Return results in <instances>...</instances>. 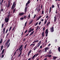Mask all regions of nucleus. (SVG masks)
I'll return each instance as SVG.
<instances>
[{"label": "nucleus", "mask_w": 60, "mask_h": 60, "mask_svg": "<svg viewBox=\"0 0 60 60\" xmlns=\"http://www.w3.org/2000/svg\"><path fill=\"white\" fill-rule=\"evenodd\" d=\"M34 55H35V56L36 57V56H38V54L37 53L36 54H35Z\"/></svg>", "instance_id": "de8ad7c7"}, {"label": "nucleus", "mask_w": 60, "mask_h": 60, "mask_svg": "<svg viewBox=\"0 0 60 60\" xmlns=\"http://www.w3.org/2000/svg\"><path fill=\"white\" fill-rule=\"evenodd\" d=\"M27 44L25 45L24 47V49H26V47H27Z\"/></svg>", "instance_id": "bb28decb"}, {"label": "nucleus", "mask_w": 60, "mask_h": 60, "mask_svg": "<svg viewBox=\"0 0 60 60\" xmlns=\"http://www.w3.org/2000/svg\"><path fill=\"white\" fill-rule=\"evenodd\" d=\"M41 48H42V45H41L40 47V49H41Z\"/></svg>", "instance_id": "603ef678"}, {"label": "nucleus", "mask_w": 60, "mask_h": 60, "mask_svg": "<svg viewBox=\"0 0 60 60\" xmlns=\"http://www.w3.org/2000/svg\"><path fill=\"white\" fill-rule=\"evenodd\" d=\"M23 33H24V32H22V33L21 35H23V34H24Z\"/></svg>", "instance_id": "13d9d810"}, {"label": "nucleus", "mask_w": 60, "mask_h": 60, "mask_svg": "<svg viewBox=\"0 0 60 60\" xmlns=\"http://www.w3.org/2000/svg\"><path fill=\"white\" fill-rule=\"evenodd\" d=\"M41 41H40L38 43V44H37V45L33 49L34 51L36 49H38L39 47V46H40V45H41Z\"/></svg>", "instance_id": "f03ea898"}, {"label": "nucleus", "mask_w": 60, "mask_h": 60, "mask_svg": "<svg viewBox=\"0 0 60 60\" xmlns=\"http://www.w3.org/2000/svg\"><path fill=\"white\" fill-rule=\"evenodd\" d=\"M5 28H4L3 29V34H5Z\"/></svg>", "instance_id": "4468645a"}, {"label": "nucleus", "mask_w": 60, "mask_h": 60, "mask_svg": "<svg viewBox=\"0 0 60 60\" xmlns=\"http://www.w3.org/2000/svg\"><path fill=\"white\" fill-rule=\"evenodd\" d=\"M16 52H17V51H16L14 53V54L13 55V56H15V54H16Z\"/></svg>", "instance_id": "09e8293b"}, {"label": "nucleus", "mask_w": 60, "mask_h": 60, "mask_svg": "<svg viewBox=\"0 0 60 60\" xmlns=\"http://www.w3.org/2000/svg\"><path fill=\"white\" fill-rule=\"evenodd\" d=\"M40 11H41V9H40V8H39L37 10V11L38 12H39Z\"/></svg>", "instance_id": "7c9ffc66"}, {"label": "nucleus", "mask_w": 60, "mask_h": 60, "mask_svg": "<svg viewBox=\"0 0 60 60\" xmlns=\"http://www.w3.org/2000/svg\"><path fill=\"white\" fill-rule=\"evenodd\" d=\"M4 26V24H2V27H3Z\"/></svg>", "instance_id": "3c124183"}, {"label": "nucleus", "mask_w": 60, "mask_h": 60, "mask_svg": "<svg viewBox=\"0 0 60 60\" xmlns=\"http://www.w3.org/2000/svg\"><path fill=\"white\" fill-rule=\"evenodd\" d=\"M41 22H40L39 23H38V24L39 25H41Z\"/></svg>", "instance_id": "6e6d98bb"}, {"label": "nucleus", "mask_w": 60, "mask_h": 60, "mask_svg": "<svg viewBox=\"0 0 60 60\" xmlns=\"http://www.w3.org/2000/svg\"><path fill=\"white\" fill-rule=\"evenodd\" d=\"M2 40H3V39H1V40H0V44H1V43H2Z\"/></svg>", "instance_id": "c9c22d12"}, {"label": "nucleus", "mask_w": 60, "mask_h": 60, "mask_svg": "<svg viewBox=\"0 0 60 60\" xmlns=\"http://www.w3.org/2000/svg\"><path fill=\"white\" fill-rule=\"evenodd\" d=\"M10 40L8 39L7 41L5 44L6 45V46H7V45H8V43L10 42Z\"/></svg>", "instance_id": "6e6552de"}, {"label": "nucleus", "mask_w": 60, "mask_h": 60, "mask_svg": "<svg viewBox=\"0 0 60 60\" xmlns=\"http://www.w3.org/2000/svg\"><path fill=\"white\" fill-rule=\"evenodd\" d=\"M35 17H36V15H34V16L33 19H34V18H35Z\"/></svg>", "instance_id": "5fc2aeb1"}, {"label": "nucleus", "mask_w": 60, "mask_h": 60, "mask_svg": "<svg viewBox=\"0 0 60 60\" xmlns=\"http://www.w3.org/2000/svg\"><path fill=\"white\" fill-rule=\"evenodd\" d=\"M11 15L10 14L8 15L7 17L5 19V21L6 23L8 22L9 20V18H11Z\"/></svg>", "instance_id": "f257e3e1"}, {"label": "nucleus", "mask_w": 60, "mask_h": 60, "mask_svg": "<svg viewBox=\"0 0 60 60\" xmlns=\"http://www.w3.org/2000/svg\"><path fill=\"white\" fill-rule=\"evenodd\" d=\"M30 18V14H29V15L28 16V19H29V18Z\"/></svg>", "instance_id": "aec40b11"}, {"label": "nucleus", "mask_w": 60, "mask_h": 60, "mask_svg": "<svg viewBox=\"0 0 60 60\" xmlns=\"http://www.w3.org/2000/svg\"><path fill=\"white\" fill-rule=\"evenodd\" d=\"M30 0H29L27 2V3L28 4H30Z\"/></svg>", "instance_id": "ea45409f"}, {"label": "nucleus", "mask_w": 60, "mask_h": 60, "mask_svg": "<svg viewBox=\"0 0 60 60\" xmlns=\"http://www.w3.org/2000/svg\"><path fill=\"white\" fill-rule=\"evenodd\" d=\"M54 22H56V20H57V18H56V17L55 16L54 17Z\"/></svg>", "instance_id": "9b49d317"}, {"label": "nucleus", "mask_w": 60, "mask_h": 60, "mask_svg": "<svg viewBox=\"0 0 60 60\" xmlns=\"http://www.w3.org/2000/svg\"><path fill=\"white\" fill-rule=\"evenodd\" d=\"M57 7L58 8H59V5H57Z\"/></svg>", "instance_id": "69168bd1"}, {"label": "nucleus", "mask_w": 60, "mask_h": 60, "mask_svg": "<svg viewBox=\"0 0 60 60\" xmlns=\"http://www.w3.org/2000/svg\"><path fill=\"white\" fill-rule=\"evenodd\" d=\"M4 1V0H1V1H0V5H1L2 4V3H3V1Z\"/></svg>", "instance_id": "5701e85b"}, {"label": "nucleus", "mask_w": 60, "mask_h": 60, "mask_svg": "<svg viewBox=\"0 0 60 60\" xmlns=\"http://www.w3.org/2000/svg\"><path fill=\"white\" fill-rule=\"evenodd\" d=\"M16 8H15L13 10V13H15V11H16Z\"/></svg>", "instance_id": "c85d7f7f"}, {"label": "nucleus", "mask_w": 60, "mask_h": 60, "mask_svg": "<svg viewBox=\"0 0 60 60\" xmlns=\"http://www.w3.org/2000/svg\"><path fill=\"white\" fill-rule=\"evenodd\" d=\"M45 27H44L43 28V31H44L45 30Z\"/></svg>", "instance_id": "4d7b16f0"}, {"label": "nucleus", "mask_w": 60, "mask_h": 60, "mask_svg": "<svg viewBox=\"0 0 60 60\" xmlns=\"http://www.w3.org/2000/svg\"><path fill=\"white\" fill-rule=\"evenodd\" d=\"M52 56V55H47L46 56H48L49 57H51Z\"/></svg>", "instance_id": "412c9836"}, {"label": "nucleus", "mask_w": 60, "mask_h": 60, "mask_svg": "<svg viewBox=\"0 0 60 60\" xmlns=\"http://www.w3.org/2000/svg\"><path fill=\"white\" fill-rule=\"evenodd\" d=\"M31 29H32V28L31 27L29 29V31L28 32V33H30V32H32V30H31Z\"/></svg>", "instance_id": "ddd939ff"}, {"label": "nucleus", "mask_w": 60, "mask_h": 60, "mask_svg": "<svg viewBox=\"0 0 60 60\" xmlns=\"http://www.w3.org/2000/svg\"><path fill=\"white\" fill-rule=\"evenodd\" d=\"M29 34V33L28 34H26L25 36V37H26V36H27Z\"/></svg>", "instance_id": "8fccbe9b"}, {"label": "nucleus", "mask_w": 60, "mask_h": 60, "mask_svg": "<svg viewBox=\"0 0 60 60\" xmlns=\"http://www.w3.org/2000/svg\"><path fill=\"white\" fill-rule=\"evenodd\" d=\"M47 58H46L44 59V60H47Z\"/></svg>", "instance_id": "774afa93"}, {"label": "nucleus", "mask_w": 60, "mask_h": 60, "mask_svg": "<svg viewBox=\"0 0 60 60\" xmlns=\"http://www.w3.org/2000/svg\"><path fill=\"white\" fill-rule=\"evenodd\" d=\"M23 47V45H22L21 46L19 47V48H18L16 50V51H18V50L19 51V52H22V50H23V48L22 47Z\"/></svg>", "instance_id": "7ed1b4c3"}, {"label": "nucleus", "mask_w": 60, "mask_h": 60, "mask_svg": "<svg viewBox=\"0 0 60 60\" xmlns=\"http://www.w3.org/2000/svg\"><path fill=\"white\" fill-rule=\"evenodd\" d=\"M42 7H43V6H42V5L41 6V9H42Z\"/></svg>", "instance_id": "e2e57ef3"}, {"label": "nucleus", "mask_w": 60, "mask_h": 60, "mask_svg": "<svg viewBox=\"0 0 60 60\" xmlns=\"http://www.w3.org/2000/svg\"><path fill=\"white\" fill-rule=\"evenodd\" d=\"M24 14H25V13H21L19 14V15L20 16H23Z\"/></svg>", "instance_id": "1a4fd4ad"}, {"label": "nucleus", "mask_w": 60, "mask_h": 60, "mask_svg": "<svg viewBox=\"0 0 60 60\" xmlns=\"http://www.w3.org/2000/svg\"><path fill=\"white\" fill-rule=\"evenodd\" d=\"M3 49V45H2L1 46V49H0V51H1L2 50V49Z\"/></svg>", "instance_id": "4be33fe9"}, {"label": "nucleus", "mask_w": 60, "mask_h": 60, "mask_svg": "<svg viewBox=\"0 0 60 60\" xmlns=\"http://www.w3.org/2000/svg\"><path fill=\"white\" fill-rule=\"evenodd\" d=\"M12 28V26L10 27L9 29V32H10V30H11V29Z\"/></svg>", "instance_id": "a878e982"}, {"label": "nucleus", "mask_w": 60, "mask_h": 60, "mask_svg": "<svg viewBox=\"0 0 60 60\" xmlns=\"http://www.w3.org/2000/svg\"><path fill=\"white\" fill-rule=\"evenodd\" d=\"M50 23V22H48L47 24V25H46L47 26H49V25Z\"/></svg>", "instance_id": "f3484780"}, {"label": "nucleus", "mask_w": 60, "mask_h": 60, "mask_svg": "<svg viewBox=\"0 0 60 60\" xmlns=\"http://www.w3.org/2000/svg\"><path fill=\"white\" fill-rule=\"evenodd\" d=\"M8 29H7L5 31V34H7V32H8Z\"/></svg>", "instance_id": "58836bf2"}, {"label": "nucleus", "mask_w": 60, "mask_h": 60, "mask_svg": "<svg viewBox=\"0 0 60 60\" xmlns=\"http://www.w3.org/2000/svg\"><path fill=\"white\" fill-rule=\"evenodd\" d=\"M51 7L50 8V9H49V13H50V12L51 11Z\"/></svg>", "instance_id": "79ce46f5"}, {"label": "nucleus", "mask_w": 60, "mask_h": 60, "mask_svg": "<svg viewBox=\"0 0 60 60\" xmlns=\"http://www.w3.org/2000/svg\"><path fill=\"white\" fill-rule=\"evenodd\" d=\"M33 22V20H32L29 23V25H30V24H32V22Z\"/></svg>", "instance_id": "b1692460"}, {"label": "nucleus", "mask_w": 60, "mask_h": 60, "mask_svg": "<svg viewBox=\"0 0 60 60\" xmlns=\"http://www.w3.org/2000/svg\"><path fill=\"white\" fill-rule=\"evenodd\" d=\"M10 3L9 2V3H8V6H7V8H9V7H10Z\"/></svg>", "instance_id": "f8f14e48"}, {"label": "nucleus", "mask_w": 60, "mask_h": 60, "mask_svg": "<svg viewBox=\"0 0 60 60\" xmlns=\"http://www.w3.org/2000/svg\"><path fill=\"white\" fill-rule=\"evenodd\" d=\"M20 55H21L20 54H19L18 56V57H19L20 56Z\"/></svg>", "instance_id": "680f3d73"}, {"label": "nucleus", "mask_w": 60, "mask_h": 60, "mask_svg": "<svg viewBox=\"0 0 60 60\" xmlns=\"http://www.w3.org/2000/svg\"><path fill=\"white\" fill-rule=\"evenodd\" d=\"M47 20H46L44 22V25H45L46 24V23H47Z\"/></svg>", "instance_id": "473e14b6"}, {"label": "nucleus", "mask_w": 60, "mask_h": 60, "mask_svg": "<svg viewBox=\"0 0 60 60\" xmlns=\"http://www.w3.org/2000/svg\"><path fill=\"white\" fill-rule=\"evenodd\" d=\"M35 43L31 44L30 45V46L32 47V45H33V46H35Z\"/></svg>", "instance_id": "6ab92c4d"}, {"label": "nucleus", "mask_w": 60, "mask_h": 60, "mask_svg": "<svg viewBox=\"0 0 60 60\" xmlns=\"http://www.w3.org/2000/svg\"><path fill=\"white\" fill-rule=\"evenodd\" d=\"M34 33V31H33L32 32L30 33V34L29 35V36H31V35H32V34H33Z\"/></svg>", "instance_id": "a211bd4d"}, {"label": "nucleus", "mask_w": 60, "mask_h": 60, "mask_svg": "<svg viewBox=\"0 0 60 60\" xmlns=\"http://www.w3.org/2000/svg\"><path fill=\"white\" fill-rule=\"evenodd\" d=\"M35 55H34L33 56L32 58V60H33V59H34L35 58Z\"/></svg>", "instance_id": "393cba45"}, {"label": "nucleus", "mask_w": 60, "mask_h": 60, "mask_svg": "<svg viewBox=\"0 0 60 60\" xmlns=\"http://www.w3.org/2000/svg\"><path fill=\"white\" fill-rule=\"evenodd\" d=\"M26 16L24 15V17H23V18L24 19H26Z\"/></svg>", "instance_id": "e433bc0d"}, {"label": "nucleus", "mask_w": 60, "mask_h": 60, "mask_svg": "<svg viewBox=\"0 0 60 60\" xmlns=\"http://www.w3.org/2000/svg\"><path fill=\"white\" fill-rule=\"evenodd\" d=\"M1 11H3V9L2 8L1 9Z\"/></svg>", "instance_id": "338daca9"}, {"label": "nucleus", "mask_w": 60, "mask_h": 60, "mask_svg": "<svg viewBox=\"0 0 60 60\" xmlns=\"http://www.w3.org/2000/svg\"><path fill=\"white\" fill-rule=\"evenodd\" d=\"M26 12H27V7H25L24 10V12L25 13H26Z\"/></svg>", "instance_id": "9d476101"}, {"label": "nucleus", "mask_w": 60, "mask_h": 60, "mask_svg": "<svg viewBox=\"0 0 60 60\" xmlns=\"http://www.w3.org/2000/svg\"><path fill=\"white\" fill-rule=\"evenodd\" d=\"M38 22L36 23L35 25V26H37V25H38Z\"/></svg>", "instance_id": "864d4df0"}, {"label": "nucleus", "mask_w": 60, "mask_h": 60, "mask_svg": "<svg viewBox=\"0 0 60 60\" xmlns=\"http://www.w3.org/2000/svg\"><path fill=\"white\" fill-rule=\"evenodd\" d=\"M57 49L59 52H60V47H59Z\"/></svg>", "instance_id": "cd10ccee"}, {"label": "nucleus", "mask_w": 60, "mask_h": 60, "mask_svg": "<svg viewBox=\"0 0 60 60\" xmlns=\"http://www.w3.org/2000/svg\"><path fill=\"white\" fill-rule=\"evenodd\" d=\"M4 49H3L2 51V54H4Z\"/></svg>", "instance_id": "c756f323"}, {"label": "nucleus", "mask_w": 60, "mask_h": 60, "mask_svg": "<svg viewBox=\"0 0 60 60\" xmlns=\"http://www.w3.org/2000/svg\"><path fill=\"white\" fill-rule=\"evenodd\" d=\"M28 3H27L26 4V6H27V5H28Z\"/></svg>", "instance_id": "bf43d9fd"}, {"label": "nucleus", "mask_w": 60, "mask_h": 60, "mask_svg": "<svg viewBox=\"0 0 60 60\" xmlns=\"http://www.w3.org/2000/svg\"><path fill=\"white\" fill-rule=\"evenodd\" d=\"M54 31V27H52L50 28V31L51 32H53Z\"/></svg>", "instance_id": "423d86ee"}, {"label": "nucleus", "mask_w": 60, "mask_h": 60, "mask_svg": "<svg viewBox=\"0 0 60 60\" xmlns=\"http://www.w3.org/2000/svg\"><path fill=\"white\" fill-rule=\"evenodd\" d=\"M41 51H42V50H40L38 51V52H39V53H40V52H41V53H42V52H41Z\"/></svg>", "instance_id": "49530a36"}, {"label": "nucleus", "mask_w": 60, "mask_h": 60, "mask_svg": "<svg viewBox=\"0 0 60 60\" xmlns=\"http://www.w3.org/2000/svg\"><path fill=\"white\" fill-rule=\"evenodd\" d=\"M55 7V6L54 5H52V8H53Z\"/></svg>", "instance_id": "a19ab883"}, {"label": "nucleus", "mask_w": 60, "mask_h": 60, "mask_svg": "<svg viewBox=\"0 0 60 60\" xmlns=\"http://www.w3.org/2000/svg\"><path fill=\"white\" fill-rule=\"evenodd\" d=\"M44 32L45 31H44L43 33H42V37H44Z\"/></svg>", "instance_id": "2eb2a0df"}, {"label": "nucleus", "mask_w": 60, "mask_h": 60, "mask_svg": "<svg viewBox=\"0 0 60 60\" xmlns=\"http://www.w3.org/2000/svg\"><path fill=\"white\" fill-rule=\"evenodd\" d=\"M49 49V47H46L44 48V50H45V51H44L45 52H46L47 51V50H48Z\"/></svg>", "instance_id": "0eeeda50"}, {"label": "nucleus", "mask_w": 60, "mask_h": 60, "mask_svg": "<svg viewBox=\"0 0 60 60\" xmlns=\"http://www.w3.org/2000/svg\"><path fill=\"white\" fill-rule=\"evenodd\" d=\"M27 30H26L25 32L24 33L25 34L26 33V32H27Z\"/></svg>", "instance_id": "0e129e2a"}, {"label": "nucleus", "mask_w": 60, "mask_h": 60, "mask_svg": "<svg viewBox=\"0 0 60 60\" xmlns=\"http://www.w3.org/2000/svg\"><path fill=\"white\" fill-rule=\"evenodd\" d=\"M49 54H51L52 53V52H51V50H50L49 51Z\"/></svg>", "instance_id": "f704fd0d"}, {"label": "nucleus", "mask_w": 60, "mask_h": 60, "mask_svg": "<svg viewBox=\"0 0 60 60\" xmlns=\"http://www.w3.org/2000/svg\"><path fill=\"white\" fill-rule=\"evenodd\" d=\"M26 24H27V22H26L25 23L24 26L25 27L26 26Z\"/></svg>", "instance_id": "c03bdc74"}, {"label": "nucleus", "mask_w": 60, "mask_h": 60, "mask_svg": "<svg viewBox=\"0 0 60 60\" xmlns=\"http://www.w3.org/2000/svg\"><path fill=\"white\" fill-rule=\"evenodd\" d=\"M20 19L21 20H23L24 19V18L23 17H22L20 18Z\"/></svg>", "instance_id": "a18cd8bd"}, {"label": "nucleus", "mask_w": 60, "mask_h": 60, "mask_svg": "<svg viewBox=\"0 0 60 60\" xmlns=\"http://www.w3.org/2000/svg\"><path fill=\"white\" fill-rule=\"evenodd\" d=\"M39 42V41L37 40L36 41H35L34 42H33V43H36V42Z\"/></svg>", "instance_id": "dca6fc26"}, {"label": "nucleus", "mask_w": 60, "mask_h": 60, "mask_svg": "<svg viewBox=\"0 0 60 60\" xmlns=\"http://www.w3.org/2000/svg\"><path fill=\"white\" fill-rule=\"evenodd\" d=\"M10 43H9V44L8 46L7 47V48H8V47H9V46H10Z\"/></svg>", "instance_id": "37998d69"}, {"label": "nucleus", "mask_w": 60, "mask_h": 60, "mask_svg": "<svg viewBox=\"0 0 60 60\" xmlns=\"http://www.w3.org/2000/svg\"><path fill=\"white\" fill-rule=\"evenodd\" d=\"M42 14H44V9H43V11H42Z\"/></svg>", "instance_id": "2f4dec72"}, {"label": "nucleus", "mask_w": 60, "mask_h": 60, "mask_svg": "<svg viewBox=\"0 0 60 60\" xmlns=\"http://www.w3.org/2000/svg\"><path fill=\"white\" fill-rule=\"evenodd\" d=\"M32 52V50H30V51L28 53L29 54H30L31 53V52Z\"/></svg>", "instance_id": "4c0bfd02"}, {"label": "nucleus", "mask_w": 60, "mask_h": 60, "mask_svg": "<svg viewBox=\"0 0 60 60\" xmlns=\"http://www.w3.org/2000/svg\"><path fill=\"white\" fill-rule=\"evenodd\" d=\"M45 34H46V37L48 36V30L47 29H46L45 31Z\"/></svg>", "instance_id": "39448f33"}, {"label": "nucleus", "mask_w": 60, "mask_h": 60, "mask_svg": "<svg viewBox=\"0 0 60 60\" xmlns=\"http://www.w3.org/2000/svg\"><path fill=\"white\" fill-rule=\"evenodd\" d=\"M56 13H57V10H56Z\"/></svg>", "instance_id": "052dcab7"}, {"label": "nucleus", "mask_w": 60, "mask_h": 60, "mask_svg": "<svg viewBox=\"0 0 60 60\" xmlns=\"http://www.w3.org/2000/svg\"><path fill=\"white\" fill-rule=\"evenodd\" d=\"M15 2H14L13 3V4L12 6L11 7V9L13 10V9H14V8L16 7V4H15Z\"/></svg>", "instance_id": "20e7f679"}, {"label": "nucleus", "mask_w": 60, "mask_h": 60, "mask_svg": "<svg viewBox=\"0 0 60 60\" xmlns=\"http://www.w3.org/2000/svg\"><path fill=\"white\" fill-rule=\"evenodd\" d=\"M41 16H40L37 19V20H39V19L41 18Z\"/></svg>", "instance_id": "72a5a7b5"}]
</instances>
